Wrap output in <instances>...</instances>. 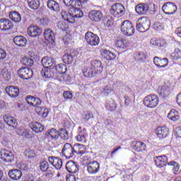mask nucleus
Returning a JSON list of instances; mask_svg holds the SVG:
<instances>
[{"mask_svg":"<svg viewBox=\"0 0 181 181\" xmlns=\"http://www.w3.org/2000/svg\"><path fill=\"white\" fill-rule=\"evenodd\" d=\"M27 2L31 9H37L39 8V0H27Z\"/></svg>","mask_w":181,"mask_h":181,"instance_id":"45","label":"nucleus"},{"mask_svg":"<svg viewBox=\"0 0 181 181\" xmlns=\"http://www.w3.org/2000/svg\"><path fill=\"white\" fill-rule=\"evenodd\" d=\"M163 11L166 15H173L177 11V7L175 3L167 2L163 6Z\"/></svg>","mask_w":181,"mask_h":181,"instance_id":"10","label":"nucleus"},{"mask_svg":"<svg viewBox=\"0 0 181 181\" xmlns=\"http://www.w3.org/2000/svg\"><path fill=\"white\" fill-rule=\"evenodd\" d=\"M132 162L135 163L136 166V165H141V163H142V157H141V156L136 155L132 159Z\"/></svg>","mask_w":181,"mask_h":181,"instance_id":"52","label":"nucleus"},{"mask_svg":"<svg viewBox=\"0 0 181 181\" xmlns=\"http://www.w3.org/2000/svg\"><path fill=\"white\" fill-rule=\"evenodd\" d=\"M8 176L12 180H19L22 177V171L18 169L11 170L8 172Z\"/></svg>","mask_w":181,"mask_h":181,"instance_id":"24","label":"nucleus"},{"mask_svg":"<svg viewBox=\"0 0 181 181\" xmlns=\"http://www.w3.org/2000/svg\"><path fill=\"white\" fill-rule=\"evenodd\" d=\"M70 78H71L70 76H69L66 74H62L61 75H59L58 76V80L59 81H62V82L63 81H70Z\"/></svg>","mask_w":181,"mask_h":181,"instance_id":"53","label":"nucleus"},{"mask_svg":"<svg viewBox=\"0 0 181 181\" xmlns=\"http://www.w3.org/2000/svg\"><path fill=\"white\" fill-rule=\"evenodd\" d=\"M16 133L18 134V135H19L20 136H28V135H29V133L27 132L26 129H18L16 131Z\"/></svg>","mask_w":181,"mask_h":181,"instance_id":"54","label":"nucleus"},{"mask_svg":"<svg viewBox=\"0 0 181 181\" xmlns=\"http://www.w3.org/2000/svg\"><path fill=\"white\" fill-rule=\"evenodd\" d=\"M18 74L23 80H29L33 76V71L28 67H23L18 71Z\"/></svg>","mask_w":181,"mask_h":181,"instance_id":"8","label":"nucleus"},{"mask_svg":"<svg viewBox=\"0 0 181 181\" xmlns=\"http://www.w3.org/2000/svg\"><path fill=\"white\" fill-rule=\"evenodd\" d=\"M56 71L59 74V75L64 74L67 71V66L63 64H59L57 65Z\"/></svg>","mask_w":181,"mask_h":181,"instance_id":"42","label":"nucleus"},{"mask_svg":"<svg viewBox=\"0 0 181 181\" xmlns=\"http://www.w3.org/2000/svg\"><path fill=\"white\" fill-rule=\"evenodd\" d=\"M6 93H7L10 97H18L19 95V88L13 86H7L6 88Z\"/></svg>","mask_w":181,"mask_h":181,"instance_id":"23","label":"nucleus"},{"mask_svg":"<svg viewBox=\"0 0 181 181\" xmlns=\"http://www.w3.org/2000/svg\"><path fill=\"white\" fill-rule=\"evenodd\" d=\"M91 118H94V115L91 112H87L83 117V119L86 122L91 119Z\"/></svg>","mask_w":181,"mask_h":181,"instance_id":"59","label":"nucleus"},{"mask_svg":"<svg viewBox=\"0 0 181 181\" xmlns=\"http://www.w3.org/2000/svg\"><path fill=\"white\" fill-rule=\"evenodd\" d=\"M48 162L57 170L62 169V166H63V160L57 157L49 156L48 158Z\"/></svg>","mask_w":181,"mask_h":181,"instance_id":"13","label":"nucleus"},{"mask_svg":"<svg viewBox=\"0 0 181 181\" xmlns=\"http://www.w3.org/2000/svg\"><path fill=\"white\" fill-rule=\"evenodd\" d=\"M149 11V6L146 4H139L136 6V12L139 15H146Z\"/></svg>","mask_w":181,"mask_h":181,"instance_id":"20","label":"nucleus"},{"mask_svg":"<svg viewBox=\"0 0 181 181\" xmlns=\"http://www.w3.org/2000/svg\"><path fill=\"white\" fill-rule=\"evenodd\" d=\"M153 64L157 67H166V66H168V64H169V59H168V58L160 59L158 57H154Z\"/></svg>","mask_w":181,"mask_h":181,"instance_id":"17","label":"nucleus"},{"mask_svg":"<svg viewBox=\"0 0 181 181\" xmlns=\"http://www.w3.org/2000/svg\"><path fill=\"white\" fill-rule=\"evenodd\" d=\"M6 57V52L0 48V60H4Z\"/></svg>","mask_w":181,"mask_h":181,"instance_id":"63","label":"nucleus"},{"mask_svg":"<svg viewBox=\"0 0 181 181\" xmlns=\"http://www.w3.org/2000/svg\"><path fill=\"white\" fill-rule=\"evenodd\" d=\"M105 107L109 111H115L117 110V103L114 100H110L109 103H106Z\"/></svg>","mask_w":181,"mask_h":181,"instance_id":"43","label":"nucleus"},{"mask_svg":"<svg viewBox=\"0 0 181 181\" xmlns=\"http://www.w3.org/2000/svg\"><path fill=\"white\" fill-rule=\"evenodd\" d=\"M168 118L171 119V121H177L180 117L179 116V112L176 110L173 109L168 113Z\"/></svg>","mask_w":181,"mask_h":181,"instance_id":"37","label":"nucleus"},{"mask_svg":"<svg viewBox=\"0 0 181 181\" xmlns=\"http://www.w3.org/2000/svg\"><path fill=\"white\" fill-rule=\"evenodd\" d=\"M30 127L31 129H33L35 134L43 132V129H45V127L37 122H31Z\"/></svg>","mask_w":181,"mask_h":181,"instance_id":"26","label":"nucleus"},{"mask_svg":"<svg viewBox=\"0 0 181 181\" xmlns=\"http://www.w3.org/2000/svg\"><path fill=\"white\" fill-rule=\"evenodd\" d=\"M154 162L158 168H163L168 163V157L166 156H159L154 158Z\"/></svg>","mask_w":181,"mask_h":181,"instance_id":"18","label":"nucleus"},{"mask_svg":"<svg viewBox=\"0 0 181 181\" xmlns=\"http://www.w3.org/2000/svg\"><path fill=\"white\" fill-rule=\"evenodd\" d=\"M75 6H76V8H82L84 4H87V0H76L75 1Z\"/></svg>","mask_w":181,"mask_h":181,"instance_id":"57","label":"nucleus"},{"mask_svg":"<svg viewBox=\"0 0 181 181\" xmlns=\"http://www.w3.org/2000/svg\"><path fill=\"white\" fill-rule=\"evenodd\" d=\"M132 146L136 152H144L146 149V144L142 141H133Z\"/></svg>","mask_w":181,"mask_h":181,"instance_id":"21","label":"nucleus"},{"mask_svg":"<svg viewBox=\"0 0 181 181\" xmlns=\"http://www.w3.org/2000/svg\"><path fill=\"white\" fill-rule=\"evenodd\" d=\"M158 93L159 97H161V98H166L170 94L169 87L166 86L158 87Z\"/></svg>","mask_w":181,"mask_h":181,"instance_id":"27","label":"nucleus"},{"mask_svg":"<svg viewBox=\"0 0 181 181\" xmlns=\"http://www.w3.org/2000/svg\"><path fill=\"white\" fill-rule=\"evenodd\" d=\"M173 59L174 60H177L178 59H181V51L179 48H176L174 52L171 54Z\"/></svg>","mask_w":181,"mask_h":181,"instance_id":"50","label":"nucleus"},{"mask_svg":"<svg viewBox=\"0 0 181 181\" xmlns=\"http://www.w3.org/2000/svg\"><path fill=\"white\" fill-rule=\"evenodd\" d=\"M13 28V23L6 18H1L0 20V30H10Z\"/></svg>","mask_w":181,"mask_h":181,"instance_id":"14","label":"nucleus"},{"mask_svg":"<svg viewBox=\"0 0 181 181\" xmlns=\"http://www.w3.org/2000/svg\"><path fill=\"white\" fill-rule=\"evenodd\" d=\"M136 62H144L146 59V54L144 52H138L134 55Z\"/></svg>","mask_w":181,"mask_h":181,"instance_id":"46","label":"nucleus"},{"mask_svg":"<svg viewBox=\"0 0 181 181\" xmlns=\"http://www.w3.org/2000/svg\"><path fill=\"white\" fill-rule=\"evenodd\" d=\"M128 45H129V41L124 39L119 40L116 42V46H117V47H128Z\"/></svg>","mask_w":181,"mask_h":181,"instance_id":"44","label":"nucleus"},{"mask_svg":"<svg viewBox=\"0 0 181 181\" xmlns=\"http://www.w3.org/2000/svg\"><path fill=\"white\" fill-rule=\"evenodd\" d=\"M40 104H42V100L39 98H35L33 103H30L31 107H36L37 109H39V105H40Z\"/></svg>","mask_w":181,"mask_h":181,"instance_id":"51","label":"nucleus"},{"mask_svg":"<svg viewBox=\"0 0 181 181\" xmlns=\"http://www.w3.org/2000/svg\"><path fill=\"white\" fill-rule=\"evenodd\" d=\"M74 60V59L73 58V55L70 54H65L62 57V61L64 62V63H65V64H71Z\"/></svg>","mask_w":181,"mask_h":181,"instance_id":"39","label":"nucleus"},{"mask_svg":"<svg viewBox=\"0 0 181 181\" xmlns=\"http://www.w3.org/2000/svg\"><path fill=\"white\" fill-rule=\"evenodd\" d=\"M47 6L49 9H51V11H54V12H57L60 9L59 3L54 0H49L47 1Z\"/></svg>","mask_w":181,"mask_h":181,"instance_id":"31","label":"nucleus"},{"mask_svg":"<svg viewBox=\"0 0 181 181\" xmlns=\"http://www.w3.org/2000/svg\"><path fill=\"white\" fill-rule=\"evenodd\" d=\"M156 134L160 139H163V138H166L168 136L169 129H168L166 127H159L156 129Z\"/></svg>","mask_w":181,"mask_h":181,"instance_id":"22","label":"nucleus"},{"mask_svg":"<svg viewBox=\"0 0 181 181\" xmlns=\"http://www.w3.org/2000/svg\"><path fill=\"white\" fill-rule=\"evenodd\" d=\"M21 63L23 66H26L27 67H30L33 66V59H32L29 57H24L21 59Z\"/></svg>","mask_w":181,"mask_h":181,"instance_id":"38","label":"nucleus"},{"mask_svg":"<svg viewBox=\"0 0 181 181\" xmlns=\"http://www.w3.org/2000/svg\"><path fill=\"white\" fill-rule=\"evenodd\" d=\"M111 15L119 18L125 13V7L121 3H117L112 6L110 9Z\"/></svg>","mask_w":181,"mask_h":181,"instance_id":"6","label":"nucleus"},{"mask_svg":"<svg viewBox=\"0 0 181 181\" xmlns=\"http://www.w3.org/2000/svg\"><path fill=\"white\" fill-rule=\"evenodd\" d=\"M4 121L12 129H15L18 127V122L13 117H7L4 119Z\"/></svg>","mask_w":181,"mask_h":181,"instance_id":"29","label":"nucleus"},{"mask_svg":"<svg viewBox=\"0 0 181 181\" xmlns=\"http://www.w3.org/2000/svg\"><path fill=\"white\" fill-rule=\"evenodd\" d=\"M27 32L31 37H37V36L42 35V30L39 27L33 25L28 27Z\"/></svg>","mask_w":181,"mask_h":181,"instance_id":"12","label":"nucleus"},{"mask_svg":"<svg viewBox=\"0 0 181 181\" xmlns=\"http://www.w3.org/2000/svg\"><path fill=\"white\" fill-rule=\"evenodd\" d=\"M63 96L65 100H71L73 98V94L70 91L64 92Z\"/></svg>","mask_w":181,"mask_h":181,"instance_id":"61","label":"nucleus"},{"mask_svg":"<svg viewBox=\"0 0 181 181\" xmlns=\"http://www.w3.org/2000/svg\"><path fill=\"white\" fill-rule=\"evenodd\" d=\"M102 93L105 95H108L110 93H112V89L110 88L109 86H105L102 88Z\"/></svg>","mask_w":181,"mask_h":181,"instance_id":"56","label":"nucleus"},{"mask_svg":"<svg viewBox=\"0 0 181 181\" xmlns=\"http://www.w3.org/2000/svg\"><path fill=\"white\" fill-rule=\"evenodd\" d=\"M44 36L46 40L48 42H54V33L49 28L45 29L44 32Z\"/></svg>","mask_w":181,"mask_h":181,"instance_id":"30","label":"nucleus"},{"mask_svg":"<svg viewBox=\"0 0 181 181\" xmlns=\"http://www.w3.org/2000/svg\"><path fill=\"white\" fill-rule=\"evenodd\" d=\"M62 153L64 155L67 159H70V158L74 156V147H73L71 144L66 143L64 145Z\"/></svg>","mask_w":181,"mask_h":181,"instance_id":"9","label":"nucleus"},{"mask_svg":"<svg viewBox=\"0 0 181 181\" xmlns=\"http://www.w3.org/2000/svg\"><path fill=\"white\" fill-rule=\"evenodd\" d=\"M120 31L124 36H132L135 33V28L131 21L126 20L122 23Z\"/></svg>","mask_w":181,"mask_h":181,"instance_id":"3","label":"nucleus"},{"mask_svg":"<svg viewBox=\"0 0 181 181\" xmlns=\"http://www.w3.org/2000/svg\"><path fill=\"white\" fill-rule=\"evenodd\" d=\"M66 170L69 173H76L78 172V165L73 160L68 161L66 164Z\"/></svg>","mask_w":181,"mask_h":181,"instance_id":"16","label":"nucleus"},{"mask_svg":"<svg viewBox=\"0 0 181 181\" xmlns=\"http://www.w3.org/2000/svg\"><path fill=\"white\" fill-rule=\"evenodd\" d=\"M49 114V109L45 108L43 110H41V115L44 118H46L47 117V115Z\"/></svg>","mask_w":181,"mask_h":181,"instance_id":"64","label":"nucleus"},{"mask_svg":"<svg viewBox=\"0 0 181 181\" xmlns=\"http://www.w3.org/2000/svg\"><path fill=\"white\" fill-rule=\"evenodd\" d=\"M13 42L17 46H26V42L28 40H26V37L20 35V36H16L13 38Z\"/></svg>","mask_w":181,"mask_h":181,"instance_id":"28","label":"nucleus"},{"mask_svg":"<svg viewBox=\"0 0 181 181\" xmlns=\"http://www.w3.org/2000/svg\"><path fill=\"white\" fill-rule=\"evenodd\" d=\"M151 27V21L148 17L140 18L136 23V30L139 32H146Z\"/></svg>","mask_w":181,"mask_h":181,"instance_id":"4","label":"nucleus"},{"mask_svg":"<svg viewBox=\"0 0 181 181\" xmlns=\"http://www.w3.org/2000/svg\"><path fill=\"white\" fill-rule=\"evenodd\" d=\"M41 63L44 69H50L54 64V60L52 57H45L42 59Z\"/></svg>","mask_w":181,"mask_h":181,"instance_id":"25","label":"nucleus"},{"mask_svg":"<svg viewBox=\"0 0 181 181\" xmlns=\"http://www.w3.org/2000/svg\"><path fill=\"white\" fill-rule=\"evenodd\" d=\"M86 146L83 144H75L74 146V153H78V155H83L86 153Z\"/></svg>","mask_w":181,"mask_h":181,"instance_id":"32","label":"nucleus"},{"mask_svg":"<svg viewBox=\"0 0 181 181\" xmlns=\"http://www.w3.org/2000/svg\"><path fill=\"white\" fill-rule=\"evenodd\" d=\"M86 136H87V132L83 129L76 136V141H78V142H81L83 139H85Z\"/></svg>","mask_w":181,"mask_h":181,"instance_id":"47","label":"nucleus"},{"mask_svg":"<svg viewBox=\"0 0 181 181\" xmlns=\"http://www.w3.org/2000/svg\"><path fill=\"white\" fill-rule=\"evenodd\" d=\"M41 74L42 77L44 76L46 78H52V77H54V73L49 68H44L41 71Z\"/></svg>","mask_w":181,"mask_h":181,"instance_id":"34","label":"nucleus"},{"mask_svg":"<svg viewBox=\"0 0 181 181\" xmlns=\"http://www.w3.org/2000/svg\"><path fill=\"white\" fill-rule=\"evenodd\" d=\"M1 76H3L4 80H6V81H9V80H11V72L9 71H8V69L6 68H4L1 71Z\"/></svg>","mask_w":181,"mask_h":181,"instance_id":"40","label":"nucleus"},{"mask_svg":"<svg viewBox=\"0 0 181 181\" xmlns=\"http://www.w3.org/2000/svg\"><path fill=\"white\" fill-rule=\"evenodd\" d=\"M85 39L90 46H98L100 44V37L92 32H87L85 35Z\"/></svg>","mask_w":181,"mask_h":181,"instance_id":"7","label":"nucleus"},{"mask_svg":"<svg viewBox=\"0 0 181 181\" xmlns=\"http://www.w3.org/2000/svg\"><path fill=\"white\" fill-rule=\"evenodd\" d=\"M59 136L64 141H67L69 139V132L66 129H61L59 131Z\"/></svg>","mask_w":181,"mask_h":181,"instance_id":"41","label":"nucleus"},{"mask_svg":"<svg viewBox=\"0 0 181 181\" xmlns=\"http://www.w3.org/2000/svg\"><path fill=\"white\" fill-rule=\"evenodd\" d=\"M45 135L48 138H51L54 140L59 139V132H57V130H56V129H51L50 130H48L45 133Z\"/></svg>","mask_w":181,"mask_h":181,"instance_id":"33","label":"nucleus"},{"mask_svg":"<svg viewBox=\"0 0 181 181\" xmlns=\"http://www.w3.org/2000/svg\"><path fill=\"white\" fill-rule=\"evenodd\" d=\"M40 169L42 172H47L49 169V163L46 160H42L40 162Z\"/></svg>","mask_w":181,"mask_h":181,"instance_id":"48","label":"nucleus"},{"mask_svg":"<svg viewBox=\"0 0 181 181\" xmlns=\"http://www.w3.org/2000/svg\"><path fill=\"white\" fill-rule=\"evenodd\" d=\"M159 104V98L158 95H149L144 98V105L148 108H155Z\"/></svg>","mask_w":181,"mask_h":181,"instance_id":"5","label":"nucleus"},{"mask_svg":"<svg viewBox=\"0 0 181 181\" xmlns=\"http://www.w3.org/2000/svg\"><path fill=\"white\" fill-rule=\"evenodd\" d=\"M62 18L66 22H69V23H73L74 22V18H83L84 16V13L80 9L79 7L74 6L69 8V12L63 11L61 13Z\"/></svg>","mask_w":181,"mask_h":181,"instance_id":"1","label":"nucleus"},{"mask_svg":"<svg viewBox=\"0 0 181 181\" xmlns=\"http://www.w3.org/2000/svg\"><path fill=\"white\" fill-rule=\"evenodd\" d=\"M102 57L103 59H105L106 60H114V59H115L116 57L115 54L107 49L103 50L102 53Z\"/></svg>","mask_w":181,"mask_h":181,"instance_id":"36","label":"nucleus"},{"mask_svg":"<svg viewBox=\"0 0 181 181\" xmlns=\"http://www.w3.org/2000/svg\"><path fill=\"white\" fill-rule=\"evenodd\" d=\"M9 18L11 19V21H13V22L16 23H19L21 21H22V17L21 16V14L18 13V11L10 12Z\"/></svg>","mask_w":181,"mask_h":181,"instance_id":"35","label":"nucleus"},{"mask_svg":"<svg viewBox=\"0 0 181 181\" xmlns=\"http://www.w3.org/2000/svg\"><path fill=\"white\" fill-rule=\"evenodd\" d=\"M25 156H27V158H35L36 154L33 150H27L25 151Z\"/></svg>","mask_w":181,"mask_h":181,"instance_id":"58","label":"nucleus"},{"mask_svg":"<svg viewBox=\"0 0 181 181\" xmlns=\"http://www.w3.org/2000/svg\"><path fill=\"white\" fill-rule=\"evenodd\" d=\"M0 158L4 162H12L15 159V156L13 153L8 150H1L0 151Z\"/></svg>","mask_w":181,"mask_h":181,"instance_id":"11","label":"nucleus"},{"mask_svg":"<svg viewBox=\"0 0 181 181\" xmlns=\"http://www.w3.org/2000/svg\"><path fill=\"white\" fill-rule=\"evenodd\" d=\"M153 28L156 30H162V29H163V25H162V23L157 22L154 23Z\"/></svg>","mask_w":181,"mask_h":181,"instance_id":"62","label":"nucleus"},{"mask_svg":"<svg viewBox=\"0 0 181 181\" xmlns=\"http://www.w3.org/2000/svg\"><path fill=\"white\" fill-rule=\"evenodd\" d=\"M168 166H173V170H174L175 175H176V172H179V169H180V165L179 163L175 161H170L168 163Z\"/></svg>","mask_w":181,"mask_h":181,"instance_id":"49","label":"nucleus"},{"mask_svg":"<svg viewBox=\"0 0 181 181\" xmlns=\"http://www.w3.org/2000/svg\"><path fill=\"white\" fill-rule=\"evenodd\" d=\"M103 69L104 66H103L101 61L94 59L90 62V68H88L83 71V76L85 77H93L97 73H102Z\"/></svg>","mask_w":181,"mask_h":181,"instance_id":"2","label":"nucleus"},{"mask_svg":"<svg viewBox=\"0 0 181 181\" xmlns=\"http://www.w3.org/2000/svg\"><path fill=\"white\" fill-rule=\"evenodd\" d=\"M100 170V163L97 161H93L91 163H88L87 165V171L90 175H94V173H97Z\"/></svg>","mask_w":181,"mask_h":181,"instance_id":"15","label":"nucleus"},{"mask_svg":"<svg viewBox=\"0 0 181 181\" xmlns=\"http://www.w3.org/2000/svg\"><path fill=\"white\" fill-rule=\"evenodd\" d=\"M88 17L91 21L94 22H100L103 19V13L100 11H92L89 13Z\"/></svg>","mask_w":181,"mask_h":181,"instance_id":"19","label":"nucleus"},{"mask_svg":"<svg viewBox=\"0 0 181 181\" xmlns=\"http://www.w3.org/2000/svg\"><path fill=\"white\" fill-rule=\"evenodd\" d=\"M64 4L66 6H71V8L76 6V1L74 0H64Z\"/></svg>","mask_w":181,"mask_h":181,"instance_id":"55","label":"nucleus"},{"mask_svg":"<svg viewBox=\"0 0 181 181\" xmlns=\"http://www.w3.org/2000/svg\"><path fill=\"white\" fill-rule=\"evenodd\" d=\"M150 43L153 46H158V47H160V41L156 38H152L150 40Z\"/></svg>","mask_w":181,"mask_h":181,"instance_id":"60","label":"nucleus"}]
</instances>
